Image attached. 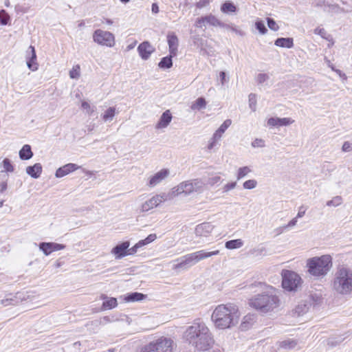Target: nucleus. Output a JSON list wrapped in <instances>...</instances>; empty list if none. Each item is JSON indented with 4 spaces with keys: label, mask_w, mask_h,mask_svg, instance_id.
<instances>
[{
    "label": "nucleus",
    "mask_w": 352,
    "mask_h": 352,
    "mask_svg": "<svg viewBox=\"0 0 352 352\" xmlns=\"http://www.w3.org/2000/svg\"><path fill=\"white\" fill-rule=\"evenodd\" d=\"M184 338L200 350H207L213 342L208 327L203 322H194L184 333Z\"/></svg>",
    "instance_id": "f257e3e1"
},
{
    "label": "nucleus",
    "mask_w": 352,
    "mask_h": 352,
    "mask_svg": "<svg viewBox=\"0 0 352 352\" xmlns=\"http://www.w3.org/2000/svg\"><path fill=\"white\" fill-rule=\"evenodd\" d=\"M332 289L339 295L352 296V270L346 267H338L332 280Z\"/></svg>",
    "instance_id": "f03ea898"
},
{
    "label": "nucleus",
    "mask_w": 352,
    "mask_h": 352,
    "mask_svg": "<svg viewBox=\"0 0 352 352\" xmlns=\"http://www.w3.org/2000/svg\"><path fill=\"white\" fill-rule=\"evenodd\" d=\"M332 266V258L330 255L327 254L315 256L307 261L308 273L316 278H321L325 276Z\"/></svg>",
    "instance_id": "7ed1b4c3"
},
{
    "label": "nucleus",
    "mask_w": 352,
    "mask_h": 352,
    "mask_svg": "<svg viewBox=\"0 0 352 352\" xmlns=\"http://www.w3.org/2000/svg\"><path fill=\"white\" fill-rule=\"evenodd\" d=\"M281 292L273 287H267V291L262 295H258L250 299V306L252 308H276L280 305L279 296Z\"/></svg>",
    "instance_id": "20e7f679"
},
{
    "label": "nucleus",
    "mask_w": 352,
    "mask_h": 352,
    "mask_svg": "<svg viewBox=\"0 0 352 352\" xmlns=\"http://www.w3.org/2000/svg\"><path fill=\"white\" fill-rule=\"evenodd\" d=\"M283 288L289 292H296L301 286L302 278L295 272L283 270L281 272Z\"/></svg>",
    "instance_id": "39448f33"
},
{
    "label": "nucleus",
    "mask_w": 352,
    "mask_h": 352,
    "mask_svg": "<svg viewBox=\"0 0 352 352\" xmlns=\"http://www.w3.org/2000/svg\"><path fill=\"white\" fill-rule=\"evenodd\" d=\"M173 346L172 340L162 337L142 347L140 352H173Z\"/></svg>",
    "instance_id": "423d86ee"
},
{
    "label": "nucleus",
    "mask_w": 352,
    "mask_h": 352,
    "mask_svg": "<svg viewBox=\"0 0 352 352\" xmlns=\"http://www.w3.org/2000/svg\"><path fill=\"white\" fill-rule=\"evenodd\" d=\"M212 319L217 327L223 329L229 328L233 320L231 309H214Z\"/></svg>",
    "instance_id": "0eeeda50"
},
{
    "label": "nucleus",
    "mask_w": 352,
    "mask_h": 352,
    "mask_svg": "<svg viewBox=\"0 0 352 352\" xmlns=\"http://www.w3.org/2000/svg\"><path fill=\"white\" fill-rule=\"evenodd\" d=\"M93 40L98 45L112 47L115 45V36L108 31L98 29L93 34Z\"/></svg>",
    "instance_id": "6e6552de"
},
{
    "label": "nucleus",
    "mask_w": 352,
    "mask_h": 352,
    "mask_svg": "<svg viewBox=\"0 0 352 352\" xmlns=\"http://www.w3.org/2000/svg\"><path fill=\"white\" fill-rule=\"evenodd\" d=\"M170 199H171V196L169 194L162 193L156 195L142 204L141 211L147 212L158 206L161 203Z\"/></svg>",
    "instance_id": "1a4fd4ad"
},
{
    "label": "nucleus",
    "mask_w": 352,
    "mask_h": 352,
    "mask_svg": "<svg viewBox=\"0 0 352 352\" xmlns=\"http://www.w3.org/2000/svg\"><path fill=\"white\" fill-rule=\"evenodd\" d=\"M206 24H209L215 27L219 26L221 28L228 27L226 23L220 21L215 16L212 14L198 18L195 23V25L197 28H202L203 26H205Z\"/></svg>",
    "instance_id": "9d476101"
},
{
    "label": "nucleus",
    "mask_w": 352,
    "mask_h": 352,
    "mask_svg": "<svg viewBox=\"0 0 352 352\" xmlns=\"http://www.w3.org/2000/svg\"><path fill=\"white\" fill-rule=\"evenodd\" d=\"M232 120L230 119L226 120L219 128L214 132L210 142L208 144V148L212 149L217 144V142L221 138L222 135L227 130V129L231 125Z\"/></svg>",
    "instance_id": "9b49d317"
},
{
    "label": "nucleus",
    "mask_w": 352,
    "mask_h": 352,
    "mask_svg": "<svg viewBox=\"0 0 352 352\" xmlns=\"http://www.w3.org/2000/svg\"><path fill=\"white\" fill-rule=\"evenodd\" d=\"M179 263L176 264L174 267V269H187L197 263V259L196 258V256L195 252L188 254L180 258L177 259Z\"/></svg>",
    "instance_id": "f8f14e48"
},
{
    "label": "nucleus",
    "mask_w": 352,
    "mask_h": 352,
    "mask_svg": "<svg viewBox=\"0 0 352 352\" xmlns=\"http://www.w3.org/2000/svg\"><path fill=\"white\" fill-rule=\"evenodd\" d=\"M192 193V185L190 184V180L181 182L177 186L172 188L171 192L168 193L171 196V199L173 197L177 196L181 194H185L188 195Z\"/></svg>",
    "instance_id": "ddd939ff"
},
{
    "label": "nucleus",
    "mask_w": 352,
    "mask_h": 352,
    "mask_svg": "<svg viewBox=\"0 0 352 352\" xmlns=\"http://www.w3.org/2000/svg\"><path fill=\"white\" fill-rule=\"evenodd\" d=\"M214 226L210 222H204L197 225L195 230L197 236L208 237L212 232Z\"/></svg>",
    "instance_id": "4468645a"
},
{
    "label": "nucleus",
    "mask_w": 352,
    "mask_h": 352,
    "mask_svg": "<svg viewBox=\"0 0 352 352\" xmlns=\"http://www.w3.org/2000/svg\"><path fill=\"white\" fill-rule=\"evenodd\" d=\"M130 246L129 241H124L116 245L111 251V253L115 256L116 259H120L127 256V249Z\"/></svg>",
    "instance_id": "2eb2a0df"
},
{
    "label": "nucleus",
    "mask_w": 352,
    "mask_h": 352,
    "mask_svg": "<svg viewBox=\"0 0 352 352\" xmlns=\"http://www.w3.org/2000/svg\"><path fill=\"white\" fill-rule=\"evenodd\" d=\"M27 66L31 71L38 69V63H36V54L35 49L30 45L26 52Z\"/></svg>",
    "instance_id": "dca6fc26"
},
{
    "label": "nucleus",
    "mask_w": 352,
    "mask_h": 352,
    "mask_svg": "<svg viewBox=\"0 0 352 352\" xmlns=\"http://www.w3.org/2000/svg\"><path fill=\"white\" fill-rule=\"evenodd\" d=\"M155 47L148 41H144L138 47V53L143 60H147L155 52Z\"/></svg>",
    "instance_id": "f3484780"
},
{
    "label": "nucleus",
    "mask_w": 352,
    "mask_h": 352,
    "mask_svg": "<svg viewBox=\"0 0 352 352\" xmlns=\"http://www.w3.org/2000/svg\"><path fill=\"white\" fill-rule=\"evenodd\" d=\"M168 175L169 170L168 169H162L150 178L148 185L150 187H154L161 183Z\"/></svg>",
    "instance_id": "a211bd4d"
},
{
    "label": "nucleus",
    "mask_w": 352,
    "mask_h": 352,
    "mask_svg": "<svg viewBox=\"0 0 352 352\" xmlns=\"http://www.w3.org/2000/svg\"><path fill=\"white\" fill-rule=\"evenodd\" d=\"M323 303V298L320 295L314 294L306 298L305 300L304 308H309L311 307H316L322 306Z\"/></svg>",
    "instance_id": "6ab92c4d"
},
{
    "label": "nucleus",
    "mask_w": 352,
    "mask_h": 352,
    "mask_svg": "<svg viewBox=\"0 0 352 352\" xmlns=\"http://www.w3.org/2000/svg\"><path fill=\"white\" fill-rule=\"evenodd\" d=\"M79 168L80 166L76 164L69 163L64 165L63 166L58 168L56 171L55 176L57 178L63 177L69 173L78 169Z\"/></svg>",
    "instance_id": "aec40b11"
},
{
    "label": "nucleus",
    "mask_w": 352,
    "mask_h": 352,
    "mask_svg": "<svg viewBox=\"0 0 352 352\" xmlns=\"http://www.w3.org/2000/svg\"><path fill=\"white\" fill-rule=\"evenodd\" d=\"M294 120L289 118H270L267 120V124L271 126H287L292 124Z\"/></svg>",
    "instance_id": "412c9836"
},
{
    "label": "nucleus",
    "mask_w": 352,
    "mask_h": 352,
    "mask_svg": "<svg viewBox=\"0 0 352 352\" xmlns=\"http://www.w3.org/2000/svg\"><path fill=\"white\" fill-rule=\"evenodd\" d=\"M169 52L171 56H176L178 47V38L175 34H169L167 36Z\"/></svg>",
    "instance_id": "4be33fe9"
},
{
    "label": "nucleus",
    "mask_w": 352,
    "mask_h": 352,
    "mask_svg": "<svg viewBox=\"0 0 352 352\" xmlns=\"http://www.w3.org/2000/svg\"><path fill=\"white\" fill-rule=\"evenodd\" d=\"M146 298V295L139 292H132L127 294L124 296H120V299L126 302H136L140 301Z\"/></svg>",
    "instance_id": "5701e85b"
},
{
    "label": "nucleus",
    "mask_w": 352,
    "mask_h": 352,
    "mask_svg": "<svg viewBox=\"0 0 352 352\" xmlns=\"http://www.w3.org/2000/svg\"><path fill=\"white\" fill-rule=\"evenodd\" d=\"M42 173V165L36 163L33 166H29L26 168V173L34 179H37L41 176Z\"/></svg>",
    "instance_id": "b1692460"
},
{
    "label": "nucleus",
    "mask_w": 352,
    "mask_h": 352,
    "mask_svg": "<svg viewBox=\"0 0 352 352\" xmlns=\"http://www.w3.org/2000/svg\"><path fill=\"white\" fill-rule=\"evenodd\" d=\"M172 115L169 110L165 111L161 116L156 126L157 129L166 128L171 122Z\"/></svg>",
    "instance_id": "393cba45"
},
{
    "label": "nucleus",
    "mask_w": 352,
    "mask_h": 352,
    "mask_svg": "<svg viewBox=\"0 0 352 352\" xmlns=\"http://www.w3.org/2000/svg\"><path fill=\"white\" fill-rule=\"evenodd\" d=\"M274 44L278 47L289 49L294 46V40L292 38H278L275 41Z\"/></svg>",
    "instance_id": "a878e982"
},
{
    "label": "nucleus",
    "mask_w": 352,
    "mask_h": 352,
    "mask_svg": "<svg viewBox=\"0 0 352 352\" xmlns=\"http://www.w3.org/2000/svg\"><path fill=\"white\" fill-rule=\"evenodd\" d=\"M19 157L22 160H28L33 156V153L31 146L28 144H25L19 151Z\"/></svg>",
    "instance_id": "bb28decb"
},
{
    "label": "nucleus",
    "mask_w": 352,
    "mask_h": 352,
    "mask_svg": "<svg viewBox=\"0 0 352 352\" xmlns=\"http://www.w3.org/2000/svg\"><path fill=\"white\" fill-rule=\"evenodd\" d=\"M197 263L201 260L209 258L212 256L218 255L219 254V250H214L212 252H206L205 250H199L195 252Z\"/></svg>",
    "instance_id": "cd10ccee"
},
{
    "label": "nucleus",
    "mask_w": 352,
    "mask_h": 352,
    "mask_svg": "<svg viewBox=\"0 0 352 352\" xmlns=\"http://www.w3.org/2000/svg\"><path fill=\"white\" fill-rule=\"evenodd\" d=\"M243 245V242L241 239H233L226 242L225 247L228 250H234L241 248Z\"/></svg>",
    "instance_id": "c85d7f7f"
},
{
    "label": "nucleus",
    "mask_w": 352,
    "mask_h": 352,
    "mask_svg": "<svg viewBox=\"0 0 352 352\" xmlns=\"http://www.w3.org/2000/svg\"><path fill=\"white\" fill-rule=\"evenodd\" d=\"M190 184L192 185V193L194 192H201L204 190L205 186L204 182L199 179L190 180Z\"/></svg>",
    "instance_id": "c756f323"
},
{
    "label": "nucleus",
    "mask_w": 352,
    "mask_h": 352,
    "mask_svg": "<svg viewBox=\"0 0 352 352\" xmlns=\"http://www.w3.org/2000/svg\"><path fill=\"white\" fill-rule=\"evenodd\" d=\"M221 10L223 13H233L236 11V8L232 2L228 1L222 4Z\"/></svg>",
    "instance_id": "7c9ffc66"
},
{
    "label": "nucleus",
    "mask_w": 352,
    "mask_h": 352,
    "mask_svg": "<svg viewBox=\"0 0 352 352\" xmlns=\"http://www.w3.org/2000/svg\"><path fill=\"white\" fill-rule=\"evenodd\" d=\"M173 56H171V54H170L169 56L162 58L160 62L159 63V67L162 69L170 68L173 65Z\"/></svg>",
    "instance_id": "2f4dec72"
},
{
    "label": "nucleus",
    "mask_w": 352,
    "mask_h": 352,
    "mask_svg": "<svg viewBox=\"0 0 352 352\" xmlns=\"http://www.w3.org/2000/svg\"><path fill=\"white\" fill-rule=\"evenodd\" d=\"M39 249L46 256L50 255L52 250V246H51V242H42L39 243Z\"/></svg>",
    "instance_id": "473e14b6"
},
{
    "label": "nucleus",
    "mask_w": 352,
    "mask_h": 352,
    "mask_svg": "<svg viewBox=\"0 0 352 352\" xmlns=\"http://www.w3.org/2000/svg\"><path fill=\"white\" fill-rule=\"evenodd\" d=\"M206 106V102L204 98H199L192 104L191 109L192 110H200L204 109Z\"/></svg>",
    "instance_id": "72a5a7b5"
},
{
    "label": "nucleus",
    "mask_w": 352,
    "mask_h": 352,
    "mask_svg": "<svg viewBox=\"0 0 352 352\" xmlns=\"http://www.w3.org/2000/svg\"><path fill=\"white\" fill-rule=\"evenodd\" d=\"M252 170L248 166H243L239 168L236 174L238 180L245 177L248 173H251Z\"/></svg>",
    "instance_id": "f704fd0d"
},
{
    "label": "nucleus",
    "mask_w": 352,
    "mask_h": 352,
    "mask_svg": "<svg viewBox=\"0 0 352 352\" xmlns=\"http://www.w3.org/2000/svg\"><path fill=\"white\" fill-rule=\"evenodd\" d=\"M117 305V299L115 298H109L103 302L102 308H115Z\"/></svg>",
    "instance_id": "c9c22d12"
},
{
    "label": "nucleus",
    "mask_w": 352,
    "mask_h": 352,
    "mask_svg": "<svg viewBox=\"0 0 352 352\" xmlns=\"http://www.w3.org/2000/svg\"><path fill=\"white\" fill-rule=\"evenodd\" d=\"M115 107L108 108L102 116V119L104 121L111 120L115 116Z\"/></svg>",
    "instance_id": "e433bc0d"
},
{
    "label": "nucleus",
    "mask_w": 352,
    "mask_h": 352,
    "mask_svg": "<svg viewBox=\"0 0 352 352\" xmlns=\"http://www.w3.org/2000/svg\"><path fill=\"white\" fill-rule=\"evenodd\" d=\"M80 76V67L79 65L73 67L69 72V77L72 79H78Z\"/></svg>",
    "instance_id": "4c0bfd02"
},
{
    "label": "nucleus",
    "mask_w": 352,
    "mask_h": 352,
    "mask_svg": "<svg viewBox=\"0 0 352 352\" xmlns=\"http://www.w3.org/2000/svg\"><path fill=\"white\" fill-rule=\"evenodd\" d=\"M342 203V198L340 196H336L331 200H329L327 202V206H333L336 207L341 205Z\"/></svg>",
    "instance_id": "58836bf2"
},
{
    "label": "nucleus",
    "mask_w": 352,
    "mask_h": 352,
    "mask_svg": "<svg viewBox=\"0 0 352 352\" xmlns=\"http://www.w3.org/2000/svg\"><path fill=\"white\" fill-rule=\"evenodd\" d=\"M255 27H256V30H258V32L261 34H265L267 32V29L266 28L263 21H261V20L256 21L255 23Z\"/></svg>",
    "instance_id": "ea45409f"
},
{
    "label": "nucleus",
    "mask_w": 352,
    "mask_h": 352,
    "mask_svg": "<svg viewBox=\"0 0 352 352\" xmlns=\"http://www.w3.org/2000/svg\"><path fill=\"white\" fill-rule=\"evenodd\" d=\"M2 164H3V168L5 171L10 172V173H12L14 171V167L11 163V161L9 159L5 158L3 160Z\"/></svg>",
    "instance_id": "a19ab883"
},
{
    "label": "nucleus",
    "mask_w": 352,
    "mask_h": 352,
    "mask_svg": "<svg viewBox=\"0 0 352 352\" xmlns=\"http://www.w3.org/2000/svg\"><path fill=\"white\" fill-rule=\"evenodd\" d=\"M248 98L250 108L253 111H255L256 108V95L254 94H250Z\"/></svg>",
    "instance_id": "79ce46f5"
},
{
    "label": "nucleus",
    "mask_w": 352,
    "mask_h": 352,
    "mask_svg": "<svg viewBox=\"0 0 352 352\" xmlns=\"http://www.w3.org/2000/svg\"><path fill=\"white\" fill-rule=\"evenodd\" d=\"M257 186V182L255 179H249L245 181L243 184V187L245 189L251 190L256 188Z\"/></svg>",
    "instance_id": "37998d69"
},
{
    "label": "nucleus",
    "mask_w": 352,
    "mask_h": 352,
    "mask_svg": "<svg viewBox=\"0 0 352 352\" xmlns=\"http://www.w3.org/2000/svg\"><path fill=\"white\" fill-rule=\"evenodd\" d=\"M267 26L273 31H277L279 29V26L277 25L276 21L272 18H267Z\"/></svg>",
    "instance_id": "c03bdc74"
},
{
    "label": "nucleus",
    "mask_w": 352,
    "mask_h": 352,
    "mask_svg": "<svg viewBox=\"0 0 352 352\" xmlns=\"http://www.w3.org/2000/svg\"><path fill=\"white\" fill-rule=\"evenodd\" d=\"M10 19L9 15L5 12H0V24L6 25Z\"/></svg>",
    "instance_id": "a18cd8bd"
},
{
    "label": "nucleus",
    "mask_w": 352,
    "mask_h": 352,
    "mask_svg": "<svg viewBox=\"0 0 352 352\" xmlns=\"http://www.w3.org/2000/svg\"><path fill=\"white\" fill-rule=\"evenodd\" d=\"M226 25H228V27H223V28L230 30V31L236 33V34H239L241 36L244 35V32L242 30H239L236 26H234L233 25H229V24H226Z\"/></svg>",
    "instance_id": "49530a36"
},
{
    "label": "nucleus",
    "mask_w": 352,
    "mask_h": 352,
    "mask_svg": "<svg viewBox=\"0 0 352 352\" xmlns=\"http://www.w3.org/2000/svg\"><path fill=\"white\" fill-rule=\"evenodd\" d=\"M194 40H195V43H196V42L200 43V45H201V50L203 54L211 55L212 54L213 52L212 50L208 51L206 49L203 47V40L201 38L197 36V37L194 38Z\"/></svg>",
    "instance_id": "de8ad7c7"
},
{
    "label": "nucleus",
    "mask_w": 352,
    "mask_h": 352,
    "mask_svg": "<svg viewBox=\"0 0 352 352\" xmlns=\"http://www.w3.org/2000/svg\"><path fill=\"white\" fill-rule=\"evenodd\" d=\"M254 148H262L265 146V141L262 139L256 138L251 144Z\"/></svg>",
    "instance_id": "09e8293b"
},
{
    "label": "nucleus",
    "mask_w": 352,
    "mask_h": 352,
    "mask_svg": "<svg viewBox=\"0 0 352 352\" xmlns=\"http://www.w3.org/2000/svg\"><path fill=\"white\" fill-rule=\"evenodd\" d=\"M236 186V182L228 183L223 187V192H228V191L234 189Z\"/></svg>",
    "instance_id": "8fccbe9b"
},
{
    "label": "nucleus",
    "mask_w": 352,
    "mask_h": 352,
    "mask_svg": "<svg viewBox=\"0 0 352 352\" xmlns=\"http://www.w3.org/2000/svg\"><path fill=\"white\" fill-rule=\"evenodd\" d=\"M296 344L294 340L284 341L280 343V346L285 349L292 348Z\"/></svg>",
    "instance_id": "3c124183"
},
{
    "label": "nucleus",
    "mask_w": 352,
    "mask_h": 352,
    "mask_svg": "<svg viewBox=\"0 0 352 352\" xmlns=\"http://www.w3.org/2000/svg\"><path fill=\"white\" fill-rule=\"evenodd\" d=\"M342 151L343 152H350L352 151V142L346 141L343 143L342 146Z\"/></svg>",
    "instance_id": "603ef678"
},
{
    "label": "nucleus",
    "mask_w": 352,
    "mask_h": 352,
    "mask_svg": "<svg viewBox=\"0 0 352 352\" xmlns=\"http://www.w3.org/2000/svg\"><path fill=\"white\" fill-rule=\"evenodd\" d=\"M269 79V76L267 74H258L256 77L258 83L261 84Z\"/></svg>",
    "instance_id": "864d4df0"
},
{
    "label": "nucleus",
    "mask_w": 352,
    "mask_h": 352,
    "mask_svg": "<svg viewBox=\"0 0 352 352\" xmlns=\"http://www.w3.org/2000/svg\"><path fill=\"white\" fill-rule=\"evenodd\" d=\"M221 181V177L219 175H215L214 177H210L208 179V184L210 186H214V184L219 183Z\"/></svg>",
    "instance_id": "5fc2aeb1"
},
{
    "label": "nucleus",
    "mask_w": 352,
    "mask_h": 352,
    "mask_svg": "<svg viewBox=\"0 0 352 352\" xmlns=\"http://www.w3.org/2000/svg\"><path fill=\"white\" fill-rule=\"evenodd\" d=\"M51 246H52L53 252L65 249V245L53 243V242H51Z\"/></svg>",
    "instance_id": "6e6d98bb"
},
{
    "label": "nucleus",
    "mask_w": 352,
    "mask_h": 352,
    "mask_svg": "<svg viewBox=\"0 0 352 352\" xmlns=\"http://www.w3.org/2000/svg\"><path fill=\"white\" fill-rule=\"evenodd\" d=\"M82 107L84 109H86L89 114H91L94 111V108L91 107L90 104L87 102H85V101L82 102Z\"/></svg>",
    "instance_id": "4d7b16f0"
},
{
    "label": "nucleus",
    "mask_w": 352,
    "mask_h": 352,
    "mask_svg": "<svg viewBox=\"0 0 352 352\" xmlns=\"http://www.w3.org/2000/svg\"><path fill=\"white\" fill-rule=\"evenodd\" d=\"M209 3H210V0H199V1H198L196 3V7L197 8L201 9V8H205L207 6H208Z\"/></svg>",
    "instance_id": "13d9d810"
},
{
    "label": "nucleus",
    "mask_w": 352,
    "mask_h": 352,
    "mask_svg": "<svg viewBox=\"0 0 352 352\" xmlns=\"http://www.w3.org/2000/svg\"><path fill=\"white\" fill-rule=\"evenodd\" d=\"M314 33L320 35L322 38L327 39L326 37L327 32L323 28H316L314 30Z\"/></svg>",
    "instance_id": "bf43d9fd"
},
{
    "label": "nucleus",
    "mask_w": 352,
    "mask_h": 352,
    "mask_svg": "<svg viewBox=\"0 0 352 352\" xmlns=\"http://www.w3.org/2000/svg\"><path fill=\"white\" fill-rule=\"evenodd\" d=\"M157 239V236L155 234H150L146 239H144V241L149 244L154 241Z\"/></svg>",
    "instance_id": "052dcab7"
},
{
    "label": "nucleus",
    "mask_w": 352,
    "mask_h": 352,
    "mask_svg": "<svg viewBox=\"0 0 352 352\" xmlns=\"http://www.w3.org/2000/svg\"><path fill=\"white\" fill-rule=\"evenodd\" d=\"M297 219H298V218H296V217L292 219L286 226H283L280 229L292 228V227L296 226V224L297 223Z\"/></svg>",
    "instance_id": "680f3d73"
},
{
    "label": "nucleus",
    "mask_w": 352,
    "mask_h": 352,
    "mask_svg": "<svg viewBox=\"0 0 352 352\" xmlns=\"http://www.w3.org/2000/svg\"><path fill=\"white\" fill-rule=\"evenodd\" d=\"M138 250V248L136 244L134 245L131 248H128V249H127V256L128 255H133V254H135L137 252Z\"/></svg>",
    "instance_id": "e2e57ef3"
},
{
    "label": "nucleus",
    "mask_w": 352,
    "mask_h": 352,
    "mask_svg": "<svg viewBox=\"0 0 352 352\" xmlns=\"http://www.w3.org/2000/svg\"><path fill=\"white\" fill-rule=\"evenodd\" d=\"M151 10L153 13L157 14L159 12V7L157 3H154L152 4Z\"/></svg>",
    "instance_id": "0e129e2a"
},
{
    "label": "nucleus",
    "mask_w": 352,
    "mask_h": 352,
    "mask_svg": "<svg viewBox=\"0 0 352 352\" xmlns=\"http://www.w3.org/2000/svg\"><path fill=\"white\" fill-rule=\"evenodd\" d=\"M335 72L339 75L340 78H342L343 80H346L347 78L345 74H344L341 70L337 69L335 70Z\"/></svg>",
    "instance_id": "69168bd1"
},
{
    "label": "nucleus",
    "mask_w": 352,
    "mask_h": 352,
    "mask_svg": "<svg viewBox=\"0 0 352 352\" xmlns=\"http://www.w3.org/2000/svg\"><path fill=\"white\" fill-rule=\"evenodd\" d=\"M302 208H303L302 206L300 208V210H299V211H298V214H297V215L296 217V218H298H298H301V217H302L305 215V210H302Z\"/></svg>",
    "instance_id": "338daca9"
},
{
    "label": "nucleus",
    "mask_w": 352,
    "mask_h": 352,
    "mask_svg": "<svg viewBox=\"0 0 352 352\" xmlns=\"http://www.w3.org/2000/svg\"><path fill=\"white\" fill-rule=\"evenodd\" d=\"M7 188V183L5 182H0V192L4 191Z\"/></svg>",
    "instance_id": "774afa93"
}]
</instances>
